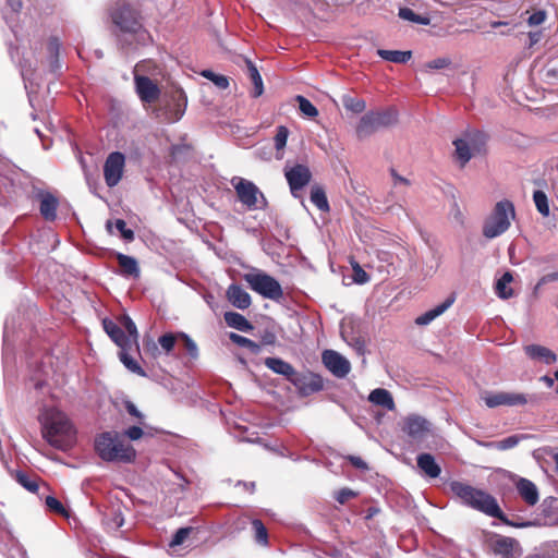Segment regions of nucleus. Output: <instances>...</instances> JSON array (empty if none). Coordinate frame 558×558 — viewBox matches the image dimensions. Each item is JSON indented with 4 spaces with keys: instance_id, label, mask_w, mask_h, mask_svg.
<instances>
[{
    "instance_id": "obj_23",
    "label": "nucleus",
    "mask_w": 558,
    "mask_h": 558,
    "mask_svg": "<svg viewBox=\"0 0 558 558\" xmlns=\"http://www.w3.org/2000/svg\"><path fill=\"white\" fill-rule=\"evenodd\" d=\"M452 303H453L452 299H447L445 302L437 305L436 307L417 316L415 318V324L420 325V326H426V325L430 324L435 318H437L442 313H445L451 306Z\"/></svg>"
},
{
    "instance_id": "obj_44",
    "label": "nucleus",
    "mask_w": 558,
    "mask_h": 558,
    "mask_svg": "<svg viewBox=\"0 0 558 558\" xmlns=\"http://www.w3.org/2000/svg\"><path fill=\"white\" fill-rule=\"evenodd\" d=\"M178 337H179V339L182 340L184 348L187 351V353L191 355V357H193V359L197 357L198 348H197V344L195 343V341L184 332H179Z\"/></svg>"
},
{
    "instance_id": "obj_1",
    "label": "nucleus",
    "mask_w": 558,
    "mask_h": 558,
    "mask_svg": "<svg viewBox=\"0 0 558 558\" xmlns=\"http://www.w3.org/2000/svg\"><path fill=\"white\" fill-rule=\"evenodd\" d=\"M43 437L50 446L65 451L75 440V429L65 413L50 409L43 423Z\"/></svg>"
},
{
    "instance_id": "obj_36",
    "label": "nucleus",
    "mask_w": 558,
    "mask_h": 558,
    "mask_svg": "<svg viewBox=\"0 0 558 558\" xmlns=\"http://www.w3.org/2000/svg\"><path fill=\"white\" fill-rule=\"evenodd\" d=\"M533 201L538 213L543 217H548L550 211L547 195L541 190L534 191Z\"/></svg>"
},
{
    "instance_id": "obj_29",
    "label": "nucleus",
    "mask_w": 558,
    "mask_h": 558,
    "mask_svg": "<svg viewBox=\"0 0 558 558\" xmlns=\"http://www.w3.org/2000/svg\"><path fill=\"white\" fill-rule=\"evenodd\" d=\"M377 54L389 62L393 63H405L408 62L411 57V51H400V50H386V49H378Z\"/></svg>"
},
{
    "instance_id": "obj_50",
    "label": "nucleus",
    "mask_w": 558,
    "mask_h": 558,
    "mask_svg": "<svg viewBox=\"0 0 558 558\" xmlns=\"http://www.w3.org/2000/svg\"><path fill=\"white\" fill-rule=\"evenodd\" d=\"M114 227L121 233L124 240L133 241L134 232L131 229H126V223L123 219H117L114 221Z\"/></svg>"
},
{
    "instance_id": "obj_4",
    "label": "nucleus",
    "mask_w": 558,
    "mask_h": 558,
    "mask_svg": "<svg viewBox=\"0 0 558 558\" xmlns=\"http://www.w3.org/2000/svg\"><path fill=\"white\" fill-rule=\"evenodd\" d=\"M95 450L104 461L108 462H131L136 457L135 449L117 432L100 434L95 440Z\"/></svg>"
},
{
    "instance_id": "obj_11",
    "label": "nucleus",
    "mask_w": 558,
    "mask_h": 558,
    "mask_svg": "<svg viewBox=\"0 0 558 558\" xmlns=\"http://www.w3.org/2000/svg\"><path fill=\"white\" fill-rule=\"evenodd\" d=\"M125 157L120 151L109 154L104 165L105 181L108 186H116L123 174Z\"/></svg>"
},
{
    "instance_id": "obj_54",
    "label": "nucleus",
    "mask_w": 558,
    "mask_h": 558,
    "mask_svg": "<svg viewBox=\"0 0 558 558\" xmlns=\"http://www.w3.org/2000/svg\"><path fill=\"white\" fill-rule=\"evenodd\" d=\"M179 101L177 104V109H175V117L173 118V121H178L181 119V117L183 116L184 113V110H185V96L183 95V93H180L179 95Z\"/></svg>"
},
{
    "instance_id": "obj_62",
    "label": "nucleus",
    "mask_w": 558,
    "mask_h": 558,
    "mask_svg": "<svg viewBox=\"0 0 558 558\" xmlns=\"http://www.w3.org/2000/svg\"><path fill=\"white\" fill-rule=\"evenodd\" d=\"M392 175L396 180V182H400V183H404V184H409V181L405 179V178H402L400 177L399 174H397L395 171H392Z\"/></svg>"
},
{
    "instance_id": "obj_45",
    "label": "nucleus",
    "mask_w": 558,
    "mask_h": 558,
    "mask_svg": "<svg viewBox=\"0 0 558 558\" xmlns=\"http://www.w3.org/2000/svg\"><path fill=\"white\" fill-rule=\"evenodd\" d=\"M178 339V335L166 333L158 339V343L160 344L161 349L167 354H169L173 350Z\"/></svg>"
},
{
    "instance_id": "obj_9",
    "label": "nucleus",
    "mask_w": 558,
    "mask_h": 558,
    "mask_svg": "<svg viewBox=\"0 0 558 558\" xmlns=\"http://www.w3.org/2000/svg\"><path fill=\"white\" fill-rule=\"evenodd\" d=\"M482 400L485 404L493 409L500 405L507 407H520L525 405L529 402V397L521 392L513 391H497V392H484Z\"/></svg>"
},
{
    "instance_id": "obj_2",
    "label": "nucleus",
    "mask_w": 558,
    "mask_h": 558,
    "mask_svg": "<svg viewBox=\"0 0 558 558\" xmlns=\"http://www.w3.org/2000/svg\"><path fill=\"white\" fill-rule=\"evenodd\" d=\"M451 492L466 506L509 524L495 497L471 485L452 482Z\"/></svg>"
},
{
    "instance_id": "obj_61",
    "label": "nucleus",
    "mask_w": 558,
    "mask_h": 558,
    "mask_svg": "<svg viewBox=\"0 0 558 558\" xmlns=\"http://www.w3.org/2000/svg\"><path fill=\"white\" fill-rule=\"evenodd\" d=\"M542 381H544L546 384L547 387H553L554 386V378L545 375L541 378Z\"/></svg>"
},
{
    "instance_id": "obj_10",
    "label": "nucleus",
    "mask_w": 558,
    "mask_h": 558,
    "mask_svg": "<svg viewBox=\"0 0 558 558\" xmlns=\"http://www.w3.org/2000/svg\"><path fill=\"white\" fill-rule=\"evenodd\" d=\"M290 383L293 384L299 395L302 397H307L323 390L324 388L323 378L312 372H296Z\"/></svg>"
},
{
    "instance_id": "obj_28",
    "label": "nucleus",
    "mask_w": 558,
    "mask_h": 558,
    "mask_svg": "<svg viewBox=\"0 0 558 558\" xmlns=\"http://www.w3.org/2000/svg\"><path fill=\"white\" fill-rule=\"evenodd\" d=\"M456 147V157L460 161L461 167H464L473 156L470 143L465 138H458L453 142Z\"/></svg>"
},
{
    "instance_id": "obj_56",
    "label": "nucleus",
    "mask_w": 558,
    "mask_h": 558,
    "mask_svg": "<svg viewBox=\"0 0 558 558\" xmlns=\"http://www.w3.org/2000/svg\"><path fill=\"white\" fill-rule=\"evenodd\" d=\"M125 435L131 440H137L143 436V429L138 426H132L129 429L125 430Z\"/></svg>"
},
{
    "instance_id": "obj_60",
    "label": "nucleus",
    "mask_w": 558,
    "mask_h": 558,
    "mask_svg": "<svg viewBox=\"0 0 558 558\" xmlns=\"http://www.w3.org/2000/svg\"><path fill=\"white\" fill-rule=\"evenodd\" d=\"M276 340V337L274 333H267L265 337H264V342L267 343V344H272Z\"/></svg>"
},
{
    "instance_id": "obj_52",
    "label": "nucleus",
    "mask_w": 558,
    "mask_h": 558,
    "mask_svg": "<svg viewBox=\"0 0 558 558\" xmlns=\"http://www.w3.org/2000/svg\"><path fill=\"white\" fill-rule=\"evenodd\" d=\"M46 506L49 510L59 513V514H66L65 508L63 505L54 497L48 496L46 498Z\"/></svg>"
},
{
    "instance_id": "obj_42",
    "label": "nucleus",
    "mask_w": 558,
    "mask_h": 558,
    "mask_svg": "<svg viewBox=\"0 0 558 558\" xmlns=\"http://www.w3.org/2000/svg\"><path fill=\"white\" fill-rule=\"evenodd\" d=\"M122 324L128 331L126 337L131 339V348L134 345L136 349H138V332L135 324L128 316L123 317Z\"/></svg>"
},
{
    "instance_id": "obj_59",
    "label": "nucleus",
    "mask_w": 558,
    "mask_h": 558,
    "mask_svg": "<svg viewBox=\"0 0 558 558\" xmlns=\"http://www.w3.org/2000/svg\"><path fill=\"white\" fill-rule=\"evenodd\" d=\"M557 278V275L553 274V275H548V276H545L543 277L539 282L536 284L535 287V290H537L543 283H545L547 280H554Z\"/></svg>"
},
{
    "instance_id": "obj_6",
    "label": "nucleus",
    "mask_w": 558,
    "mask_h": 558,
    "mask_svg": "<svg viewBox=\"0 0 558 558\" xmlns=\"http://www.w3.org/2000/svg\"><path fill=\"white\" fill-rule=\"evenodd\" d=\"M398 121V112L393 108L365 113L359 121L355 133L359 140H364L383 128H389Z\"/></svg>"
},
{
    "instance_id": "obj_14",
    "label": "nucleus",
    "mask_w": 558,
    "mask_h": 558,
    "mask_svg": "<svg viewBox=\"0 0 558 558\" xmlns=\"http://www.w3.org/2000/svg\"><path fill=\"white\" fill-rule=\"evenodd\" d=\"M402 430L411 438L421 440L430 432V424L420 415H409L403 420Z\"/></svg>"
},
{
    "instance_id": "obj_55",
    "label": "nucleus",
    "mask_w": 558,
    "mask_h": 558,
    "mask_svg": "<svg viewBox=\"0 0 558 558\" xmlns=\"http://www.w3.org/2000/svg\"><path fill=\"white\" fill-rule=\"evenodd\" d=\"M450 61L445 58L435 59L426 64L427 68L438 70L448 66Z\"/></svg>"
},
{
    "instance_id": "obj_24",
    "label": "nucleus",
    "mask_w": 558,
    "mask_h": 558,
    "mask_svg": "<svg viewBox=\"0 0 558 558\" xmlns=\"http://www.w3.org/2000/svg\"><path fill=\"white\" fill-rule=\"evenodd\" d=\"M223 318L229 327L243 332H248L254 328L253 325L242 314L236 312H226Z\"/></svg>"
},
{
    "instance_id": "obj_48",
    "label": "nucleus",
    "mask_w": 558,
    "mask_h": 558,
    "mask_svg": "<svg viewBox=\"0 0 558 558\" xmlns=\"http://www.w3.org/2000/svg\"><path fill=\"white\" fill-rule=\"evenodd\" d=\"M193 531L192 527H181L179 529L175 534L173 535V538L170 542L171 547L180 546L184 543V541L189 537L191 532Z\"/></svg>"
},
{
    "instance_id": "obj_30",
    "label": "nucleus",
    "mask_w": 558,
    "mask_h": 558,
    "mask_svg": "<svg viewBox=\"0 0 558 558\" xmlns=\"http://www.w3.org/2000/svg\"><path fill=\"white\" fill-rule=\"evenodd\" d=\"M471 146L473 155L486 154L487 135L481 132L470 134L465 138Z\"/></svg>"
},
{
    "instance_id": "obj_46",
    "label": "nucleus",
    "mask_w": 558,
    "mask_h": 558,
    "mask_svg": "<svg viewBox=\"0 0 558 558\" xmlns=\"http://www.w3.org/2000/svg\"><path fill=\"white\" fill-rule=\"evenodd\" d=\"M353 270V280L359 284H364L369 281V276L356 262H351Z\"/></svg>"
},
{
    "instance_id": "obj_16",
    "label": "nucleus",
    "mask_w": 558,
    "mask_h": 558,
    "mask_svg": "<svg viewBox=\"0 0 558 558\" xmlns=\"http://www.w3.org/2000/svg\"><path fill=\"white\" fill-rule=\"evenodd\" d=\"M519 546L514 538L497 535L492 542L490 547L495 555L502 558H514V550Z\"/></svg>"
},
{
    "instance_id": "obj_17",
    "label": "nucleus",
    "mask_w": 558,
    "mask_h": 558,
    "mask_svg": "<svg viewBox=\"0 0 558 558\" xmlns=\"http://www.w3.org/2000/svg\"><path fill=\"white\" fill-rule=\"evenodd\" d=\"M226 296L228 301L239 310H246L252 304L251 295L238 284L229 286Z\"/></svg>"
},
{
    "instance_id": "obj_47",
    "label": "nucleus",
    "mask_w": 558,
    "mask_h": 558,
    "mask_svg": "<svg viewBox=\"0 0 558 558\" xmlns=\"http://www.w3.org/2000/svg\"><path fill=\"white\" fill-rule=\"evenodd\" d=\"M289 136V130L288 128L280 125L277 129V133L275 136V147L277 150H281L286 144Z\"/></svg>"
},
{
    "instance_id": "obj_5",
    "label": "nucleus",
    "mask_w": 558,
    "mask_h": 558,
    "mask_svg": "<svg viewBox=\"0 0 558 558\" xmlns=\"http://www.w3.org/2000/svg\"><path fill=\"white\" fill-rule=\"evenodd\" d=\"M515 218L514 205L509 199H502L496 203L492 213L487 216L483 225V235L486 239H494L504 234Z\"/></svg>"
},
{
    "instance_id": "obj_15",
    "label": "nucleus",
    "mask_w": 558,
    "mask_h": 558,
    "mask_svg": "<svg viewBox=\"0 0 558 558\" xmlns=\"http://www.w3.org/2000/svg\"><path fill=\"white\" fill-rule=\"evenodd\" d=\"M135 88L138 97L144 102H155L160 96V89L158 85L147 76L135 75L134 77Z\"/></svg>"
},
{
    "instance_id": "obj_37",
    "label": "nucleus",
    "mask_w": 558,
    "mask_h": 558,
    "mask_svg": "<svg viewBox=\"0 0 558 558\" xmlns=\"http://www.w3.org/2000/svg\"><path fill=\"white\" fill-rule=\"evenodd\" d=\"M399 17L405 21H410L412 23L421 24V25H428L430 23L429 17L418 15L410 8H401L399 10Z\"/></svg>"
},
{
    "instance_id": "obj_51",
    "label": "nucleus",
    "mask_w": 558,
    "mask_h": 558,
    "mask_svg": "<svg viewBox=\"0 0 558 558\" xmlns=\"http://www.w3.org/2000/svg\"><path fill=\"white\" fill-rule=\"evenodd\" d=\"M356 496H357V494H356L354 490H352V489H350V488L344 487V488L339 489V490L336 493L335 498H336V500H337L339 504L343 505V504H345L347 501H349L350 499L355 498Z\"/></svg>"
},
{
    "instance_id": "obj_53",
    "label": "nucleus",
    "mask_w": 558,
    "mask_h": 558,
    "mask_svg": "<svg viewBox=\"0 0 558 558\" xmlns=\"http://www.w3.org/2000/svg\"><path fill=\"white\" fill-rule=\"evenodd\" d=\"M546 20V13L544 11H536L530 15L527 22L532 26L541 25Z\"/></svg>"
},
{
    "instance_id": "obj_57",
    "label": "nucleus",
    "mask_w": 558,
    "mask_h": 558,
    "mask_svg": "<svg viewBox=\"0 0 558 558\" xmlns=\"http://www.w3.org/2000/svg\"><path fill=\"white\" fill-rule=\"evenodd\" d=\"M125 409L130 415H132L136 418H140V420L143 417L142 413L137 410V408L135 407V404L133 402L128 401L125 403Z\"/></svg>"
},
{
    "instance_id": "obj_32",
    "label": "nucleus",
    "mask_w": 558,
    "mask_h": 558,
    "mask_svg": "<svg viewBox=\"0 0 558 558\" xmlns=\"http://www.w3.org/2000/svg\"><path fill=\"white\" fill-rule=\"evenodd\" d=\"M245 63L247 66L248 76L254 85L253 97H259L264 93V85H263L262 76H260L257 68L251 60L246 59Z\"/></svg>"
},
{
    "instance_id": "obj_41",
    "label": "nucleus",
    "mask_w": 558,
    "mask_h": 558,
    "mask_svg": "<svg viewBox=\"0 0 558 558\" xmlns=\"http://www.w3.org/2000/svg\"><path fill=\"white\" fill-rule=\"evenodd\" d=\"M201 74L205 78L211 81L220 89H226L229 87V78L225 75L216 74L210 70H204Z\"/></svg>"
},
{
    "instance_id": "obj_21",
    "label": "nucleus",
    "mask_w": 558,
    "mask_h": 558,
    "mask_svg": "<svg viewBox=\"0 0 558 558\" xmlns=\"http://www.w3.org/2000/svg\"><path fill=\"white\" fill-rule=\"evenodd\" d=\"M517 489L523 500L530 505L534 506L538 501V490L536 485L526 478H520L517 482Z\"/></svg>"
},
{
    "instance_id": "obj_43",
    "label": "nucleus",
    "mask_w": 558,
    "mask_h": 558,
    "mask_svg": "<svg viewBox=\"0 0 558 558\" xmlns=\"http://www.w3.org/2000/svg\"><path fill=\"white\" fill-rule=\"evenodd\" d=\"M19 484H21L28 492L36 493L38 484L35 480L31 478L26 473L17 472L15 476Z\"/></svg>"
},
{
    "instance_id": "obj_63",
    "label": "nucleus",
    "mask_w": 558,
    "mask_h": 558,
    "mask_svg": "<svg viewBox=\"0 0 558 558\" xmlns=\"http://www.w3.org/2000/svg\"><path fill=\"white\" fill-rule=\"evenodd\" d=\"M147 347H151V350L154 352L158 351V347H157V344L154 341H150L149 343H147Z\"/></svg>"
},
{
    "instance_id": "obj_34",
    "label": "nucleus",
    "mask_w": 558,
    "mask_h": 558,
    "mask_svg": "<svg viewBox=\"0 0 558 558\" xmlns=\"http://www.w3.org/2000/svg\"><path fill=\"white\" fill-rule=\"evenodd\" d=\"M342 104L347 110L354 113H361L366 109V102L362 98L352 97L350 95L342 97Z\"/></svg>"
},
{
    "instance_id": "obj_33",
    "label": "nucleus",
    "mask_w": 558,
    "mask_h": 558,
    "mask_svg": "<svg viewBox=\"0 0 558 558\" xmlns=\"http://www.w3.org/2000/svg\"><path fill=\"white\" fill-rule=\"evenodd\" d=\"M311 201L312 203L322 211L329 210V204L326 196V193L323 187L318 185H314L311 190Z\"/></svg>"
},
{
    "instance_id": "obj_19",
    "label": "nucleus",
    "mask_w": 558,
    "mask_h": 558,
    "mask_svg": "<svg viewBox=\"0 0 558 558\" xmlns=\"http://www.w3.org/2000/svg\"><path fill=\"white\" fill-rule=\"evenodd\" d=\"M524 351L532 360H538L547 365L554 364L557 361V355L546 347L538 344H530L524 348Z\"/></svg>"
},
{
    "instance_id": "obj_20",
    "label": "nucleus",
    "mask_w": 558,
    "mask_h": 558,
    "mask_svg": "<svg viewBox=\"0 0 558 558\" xmlns=\"http://www.w3.org/2000/svg\"><path fill=\"white\" fill-rule=\"evenodd\" d=\"M264 364L274 373L284 376L289 381L292 380L296 373L295 368L290 363L279 357H266Z\"/></svg>"
},
{
    "instance_id": "obj_7",
    "label": "nucleus",
    "mask_w": 558,
    "mask_h": 558,
    "mask_svg": "<svg viewBox=\"0 0 558 558\" xmlns=\"http://www.w3.org/2000/svg\"><path fill=\"white\" fill-rule=\"evenodd\" d=\"M231 184L236 192L239 201L250 210L266 206L267 201L259 189L252 182L240 177H233Z\"/></svg>"
},
{
    "instance_id": "obj_26",
    "label": "nucleus",
    "mask_w": 558,
    "mask_h": 558,
    "mask_svg": "<svg viewBox=\"0 0 558 558\" xmlns=\"http://www.w3.org/2000/svg\"><path fill=\"white\" fill-rule=\"evenodd\" d=\"M417 466L429 477L439 476L441 470L435 458L429 453H422L417 457Z\"/></svg>"
},
{
    "instance_id": "obj_27",
    "label": "nucleus",
    "mask_w": 558,
    "mask_h": 558,
    "mask_svg": "<svg viewBox=\"0 0 558 558\" xmlns=\"http://www.w3.org/2000/svg\"><path fill=\"white\" fill-rule=\"evenodd\" d=\"M368 400L376 404V405H381L388 410H393L395 409V402H393V399H392V396L391 393L384 389V388H377V389H374L369 396H368Z\"/></svg>"
},
{
    "instance_id": "obj_35",
    "label": "nucleus",
    "mask_w": 558,
    "mask_h": 558,
    "mask_svg": "<svg viewBox=\"0 0 558 558\" xmlns=\"http://www.w3.org/2000/svg\"><path fill=\"white\" fill-rule=\"evenodd\" d=\"M520 439H521L520 436L512 435V436H509L499 441L486 442V444H484V446L487 448H494L497 450H508V449L515 447L519 444Z\"/></svg>"
},
{
    "instance_id": "obj_39",
    "label": "nucleus",
    "mask_w": 558,
    "mask_h": 558,
    "mask_svg": "<svg viewBox=\"0 0 558 558\" xmlns=\"http://www.w3.org/2000/svg\"><path fill=\"white\" fill-rule=\"evenodd\" d=\"M128 351H129V350L121 349V352H120V360H121V362L124 364V366H125L129 371H131V372H133V373H135V374H137V375H140V376L145 377V376H146L145 371H144V369H143L138 364H137V362H136V361H134V360L129 355V352H128Z\"/></svg>"
},
{
    "instance_id": "obj_12",
    "label": "nucleus",
    "mask_w": 558,
    "mask_h": 558,
    "mask_svg": "<svg viewBox=\"0 0 558 558\" xmlns=\"http://www.w3.org/2000/svg\"><path fill=\"white\" fill-rule=\"evenodd\" d=\"M322 361L325 367L338 378L345 377L351 371L350 362L337 351L325 350Z\"/></svg>"
},
{
    "instance_id": "obj_64",
    "label": "nucleus",
    "mask_w": 558,
    "mask_h": 558,
    "mask_svg": "<svg viewBox=\"0 0 558 558\" xmlns=\"http://www.w3.org/2000/svg\"><path fill=\"white\" fill-rule=\"evenodd\" d=\"M106 227H107L109 232H112L111 231V228H112V222L111 221H107V226Z\"/></svg>"
},
{
    "instance_id": "obj_22",
    "label": "nucleus",
    "mask_w": 558,
    "mask_h": 558,
    "mask_svg": "<svg viewBox=\"0 0 558 558\" xmlns=\"http://www.w3.org/2000/svg\"><path fill=\"white\" fill-rule=\"evenodd\" d=\"M58 199L50 193L40 195V214L48 220L53 221L57 217Z\"/></svg>"
},
{
    "instance_id": "obj_49",
    "label": "nucleus",
    "mask_w": 558,
    "mask_h": 558,
    "mask_svg": "<svg viewBox=\"0 0 558 558\" xmlns=\"http://www.w3.org/2000/svg\"><path fill=\"white\" fill-rule=\"evenodd\" d=\"M253 529L255 531V538L258 543L266 544L267 543V531L260 520H254Z\"/></svg>"
},
{
    "instance_id": "obj_38",
    "label": "nucleus",
    "mask_w": 558,
    "mask_h": 558,
    "mask_svg": "<svg viewBox=\"0 0 558 558\" xmlns=\"http://www.w3.org/2000/svg\"><path fill=\"white\" fill-rule=\"evenodd\" d=\"M229 339L240 345V347H243V348H246L248 349L251 352L253 353H258L260 351V347L259 344H257L256 342H254L253 340L246 338V337H243L241 335H238V333H234V332H231L229 335Z\"/></svg>"
},
{
    "instance_id": "obj_40",
    "label": "nucleus",
    "mask_w": 558,
    "mask_h": 558,
    "mask_svg": "<svg viewBox=\"0 0 558 558\" xmlns=\"http://www.w3.org/2000/svg\"><path fill=\"white\" fill-rule=\"evenodd\" d=\"M295 100L299 104L300 111L304 116L310 117V118H315V117L318 116V110L316 109V107L307 98H305V97H303L301 95H298L295 97Z\"/></svg>"
},
{
    "instance_id": "obj_13",
    "label": "nucleus",
    "mask_w": 558,
    "mask_h": 558,
    "mask_svg": "<svg viewBox=\"0 0 558 558\" xmlns=\"http://www.w3.org/2000/svg\"><path fill=\"white\" fill-rule=\"evenodd\" d=\"M284 177L289 183L291 193L295 196L298 191L310 183L312 173L308 167L304 165H295L293 167L286 166Z\"/></svg>"
},
{
    "instance_id": "obj_25",
    "label": "nucleus",
    "mask_w": 558,
    "mask_h": 558,
    "mask_svg": "<svg viewBox=\"0 0 558 558\" xmlns=\"http://www.w3.org/2000/svg\"><path fill=\"white\" fill-rule=\"evenodd\" d=\"M117 259L123 276L135 278L140 276V267L134 257L118 253Z\"/></svg>"
},
{
    "instance_id": "obj_3",
    "label": "nucleus",
    "mask_w": 558,
    "mask_h": 558,
    "mask_svg": "<svg viewBox=\"0 0 558 558\" xmlns=\"http://www.w3.org/2000/svg\"><path fill=\"white\" fill-rule=\"evenodd\" d=\"M113 22L120 28L119 43L125 46H145L151 41L150 34L143 28L137 12L130 5H122L113 14Z\"/></svg>"
},
{
    "instance_id": "obj_8",
    "label": "nucleus",
    "mask_w": 558,
    "mask_h": 558,
    "mask_svg": "<svg viewBox=\"0 0 558 558\" xmlns=\"http://www.w3.org/2000/svg\"><path fill=\"white\" fill-rule=\"evenodd\" d=\"M250 288L266 299L278 301L283 296L280 283L265 272H248L243 276Z\"/></svg>"
},
{
    "instance_id": "obj_58",
    "label": "nucleus",
    "mask_w": 558,
    "mask_h": 558,
    "mask_svg": "<svg viewBox=\"0 0 558 558\" xmlns=\"http://www.w3.org/2000/svg\"><path fill=\"white\" fill-rule=\"evenodd\" d=\"M351 463L359 469H366V463L360 457H350Z\"/></svg>"
},
{
    "instance_id": "obj_18",
    "label": "nucleus",
    "mask_w": 558,
    "mask_h": 558,
    "mask_svg": "<svg viewBox=\"0 0 558 558\" xmlns=\"http://www.w3.org/2000/svg\"><path fill=\"white\" fill-rule=\"evenodd\" d=\"M102 325L107 335L117 345L120 347V349L131 350V339L126 337L120 326L109 319H104Z\"/></svg>"
},
{
    "instance_id": "obj_31",
    "label": "nucleus",
    "mask_w": 558,
    "mask_h": 558,
    "mask_svg": "<svg viewBox=\"0 0 558 558\" xmlns=\"http://www.w3.org/2000/svg\"><path fill=\"white\" fill-rule=\"evenodd\" d=\"M513 277L512 274L507 271L505 272L496 283V293L500 299L507 300L513 296V290L508 286L512 282Z\"/></svg>"
}]
</instances>
